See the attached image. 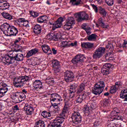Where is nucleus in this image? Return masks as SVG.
Masks as SVG:
<instances>
[{
	"label": "nucleus",
	"mask_w": 127,
	"mask_h": 127,
	"mask_svg": "<svg viewBox=\"0 0 127 127\" xmlns=\"http://www.w3.org/2000/svg\"><path fill=\"white\" fill-rule=\"evenodd\" d=\"M69 111V103L68 102H65L64 106L59 116H57L52 124H50L48 127H62V124L64 123L65 121V118H66V114L68 113Z\"/></svg>",
	"instance_id": "obj_1"
},
{
	"label": "nucleus",
	"mask_w": 127,
	"mask_h": 127,
	"mask_svg": "<svg viewBox=\"0 0 127 127\" xmlns=\"http://www.w3.org/2000/svg\"><path fill=\"white\" fill-rule=\"evenodd\" d=\"M1 31L6 36H16L18 34L17 28L10 25L7 23H4L1 25Z\"/></svg>",
	"instance_id": "obj_2"
},
{
	"label": "nucleus",
	"mask_w": 127,
	"mask_h": 127,
	"mask_svg": "<svg viewBox=\"0 0 127 127\" xmlns=\"http://www.w3.org/2000/svg\"><path fill=\"white\" fill-rule=\"evenodd\" d=\"M29 80V76L26 75L20 76L14 78L13 84H14V86H15L18 88H21L23 87L26 82H27Z\"/></svg>",
	"instance_id": "obj_3"
},
{
	"label": "nucleus",
	"mask_w": 127,
	"mask_h": 127,
	"mask_svg": "<svg viewBox=\"0 0 127 127\" xmlns=\"http://www.w3.org/2000/svg\"><path fill=\"white\" fill-rule=\"evenodd\" d=\"M105 84L104 81H100L96 82L92 89V93L94 95H100L103 93L104 89H105Z\"/></svg>",
	"instance_id": "obj_4"
},
{
	"label": "nucleus",
	"mask_w": 127,
	"mask_h": 127,
	"mask_svg": "<svg viewBox=\"0 0 127 127\" xmlns=\"http://www.w3.org/2000/svg\"><path fill=\"white\" fill-rule=\"evenodd\" d=\"M85 60H86L85 55L80 54L76 55V56L71 60V62L74 65H75V66L80 67V66H82V63L84 62Z\"/></svg>",
	"instance_id": "obj_5"
},
{
	"label": "nucleus",
	"mask_w": 127,
	"mask_h": 127,
	"mask_svg": "<svg viewBox=\"0 0 127 127\" xmlns=\"http://www.w3.org/2000/svg\"><path fill=\"white\" fill-rule=\"evenodd\" d=\"M96 108H97V105L94 102H89L87 105H84V109L86 113L88 114L89 117H93V116H95V114L92 111H94Z\"/></svg>",
	"instance_id": "obj_6"
},
{
	"label": "nucleus",
	"mask_w": 127,
	"mask_h": 127,
	"mask_svg": "<svg viewBox=\"0 0 127 127\" xmlns=\"http://www.w3.org/2000/svg\"><path fill=\"white\" fill-rule=\"evenodd\" d=\"M70 118L72 120V123L75 124V125L80 124L82 121V116L78 112H74V113L71 114Z\"/></svg>",
	"instance_id": "obj_7"
},
{
	"label": "nucleus",
	"mask_w": 127,
	"mask_h": 127,
	"mask_svg": "<svg viewBox=\"0 0 127 127\" xmlns=\"http://www.w3.org/2000/svg\"><path fill=\"white\" fill-rule=\"evenodd\" d=\"M75 24V19L73 17H68L66 22L64 26L65 30H70L72 26Z\"/></svg>",
	"instance_id": "obj_8"
},
{
	"label": "nucleus",
	"mask_w": 127,
	"mask_h": 127,
	"mask_svg": "<svg viewBox=\"0 0 127 127\" xmlns=\"http://www.w3.org/2000/svg\"><path fill=\"white\" fill-rule=\"evenodd\" d=\"M113 64L110 63H106L103 65L101 69V73L103 76H107L111 73V69H112Z\"/></svg>",
	"instance_id": "obj_9"
},
{
	"label": "nucleus",
	"mask_w": 127,
	"mask_h": 127,
	"mask_svg": "<svg viewBox=\"0 0 127 127\" xmlns=\"http://www.w3.org/2000/svg\"><path fill=\"white\" fill-rule=\"evenodd\" d=\"M106 51V49L104 47H100L97 49L93 55V59H99L103 56Z\"/></svg>",
	"instance_id": "obj_10"
},
{
	"label": "nucleus",
	"mask_w": 127,
	"mask_h": 127,
	"mask_svg": "<svg viewBox=\"0 0 127 127\" xmlns=\"http://www.w3.org/2000/svg\"><path fill=\"white\" fill-rule=\"evenodd\" d=\"M53 70L55 74L59 73L61 70V64H60V62L57 60H53Z\"/></svg>",
	"instance_id": "obj_11"
},
{
	"label": "nucleus",
	"mask_w": 127,
	"mask_h": 127,
	"mask_svg": "<svg viewBox=\"0 0 127 127\" xmlns=\"http://www.w3.org/2000/svg\"><path fill=\"white\" fill-rule=\"evenodd\" d=\"M64 80L67 83L69 82H72L75 78L74 76V73L73 72L69 70H66L64 74Z\"/></svg>",
	"instance_id": "obj_12"
},
{
	"label": "nucleus",
	"mask_w": 127,
	"mask_h": 127,
	"mask_svg": "<svg viewBox=\"0 0 127 127\" xmlns=\"http://www.w3.org/2000/svg\"><path fill=\"white\" fill-rule=\"evenodd\" d=\"M78 87V84L76 83H73L70 86V89L68 90V97L70 99L74 98L75 96V93H76V88Z\"/></svg>",
	"instance_id": "obj_13"
},
{
	"label": "nucleus",
	"mask_w": 127,
	"mask_h": 127,
	"mask_svg": "<svg viewBox=\"0 0 127 127\" xmlns=\"http://www.w3.org/2000/svg\"><path fill=\"white\" fill-rule=\"evenodd\" d=\"M77 22H81L83 20H88L89 19V15L85 12L78 13L76 15Z\"/></svg>",
	"instance_id": "obj_14"
},
{
	"label": "nucleus",
	"mask_w": 127,
	"mask_h": 127,
	"mask_svg": "<svg viewBox=\"0 0 127 127\" xmlns=\"http://www.w3.org/2000/svg\"><path fill=\"white\" fill-rule=\"evenodd\" d=\"M33 86L36 91H40V90L44 89L42 82L39 80H35L33 83Z\"/></svg>",
	"instance_id": "obj_15"
},
{
	"label": "nucleus",
	"mask_w": 127,
	"mask_h": 127,
	"mask_svg": "<svg viewBox=\"0 0 127 127\" xmlns=\"http://www.w3.org/2000/svg\"><path fill=\"white\" fill-rule=\"evenodd\" d=\"M81 46L82 48L87 49V50H93L95 48L94 43L90 42L81 43Z\"/></svg>",
	"instance_id": "obj_16"
},
{
	"label": "nucleus",
	"mask_w": 127,
	"mask_h": 127,
	"mask_svg": "<svg viewBox=\"0 0 127 127\" xmlns=\"http://www.w3.org/2000/svg\"><path fill=\"white\" fill-rule=\"evenodd\" d=\"M50 98L51 102H56V101H58V102H62V101H63L62 97L56 93L51 94Z\"/></svg>",
	"instance_id": "obj_17"
},
{
	"label": "nucleus",
	"mask_w": 127,
	"mask_h": 127,
	"mask_svg": "<svg viewBox=\"0 0 127 127\" xmlns=\"http://www.w3.org/2000/svg\"><path fill=\"white\" fill-rule=\"evenodd\" d=\"M121 86H122V84H121V82H116L115 85H113L110 87V94H116V93H117V91H118L119 89H120V87H121Z\"/></svg>",
	"instance_id": "obj_18"
},
{
	"label": "nucleus",
	"mask_w": 127,
	"mask_h": 127,
	"mask_svg": "<svg viewBox=\"0 0 127 127\" xmlns=\"http://www.w3.org/2000/svg\"><path fill=\"white\" fill-rule=\"evenodd\" d=\"M9 6H10V5L7 1L5 0H0V9L5 10V9L9 8Z\"/></svg>",
	"instance_id": "obj_19"
},
{
	"label": "nucleus",
	"mask_w": 127,
	"mask_h": 127,
	"mask_svg": "<svg viewBox=\"0 0 127 127\" xmlns=\"http://www.w3.org/2000/svg\"><path fill=\"white\" fill-rule=\"evenodd\" d=\"M24 110L26 112V115H31L33 114V112H34V109L33 107L28 105V104H25Z\"/></svg>",
	"instance_id": "obj_20"
},
{
	"label": "nucleus",
	"mask_w": 127,
	"mask_h": 127,
	"mask_svg": "<svg viewBox=\"0 0 127 127\" xmlns=\"http://www.w3.org/2000/svg\"><path fill=\"white\" fill-rule=\"evenodd\" d=\"M0 90L2 92V95L4 96V94L8 91V86L4 82H0Z\"/></svg>",
	"instance_id": "obj_21"
},
{
	"label": "nucleus",
	"mask_w": 127,
	"mask_h": 127,
	"mask_svg": "<svg viewBox=\"0 0 127 127\" xmlns=\"http://www.w3.org/2000/svg\"><path fill=\"white\" fill-rule=\"evenodd\" d=\"M38 52H39V49L37 48L32 49L28 52L26 57V58H30V57L33 56V55H35L37 53H38Z\"/></svg>",
	"instance_id": "obj_22"
},
{
	"label": "nucleus",
	"mask_w": 127,
	"mask_h": 127,
	"mask_svg": "<svg viewBox=\"0 0 127 127\" xmlns=\"http://www.w3.org/2000/svg\"><path fill=\"white\" fill-rule=\"evenodd\" d=\"M33 30L34 33H35L36 35H38L41 33L42 28H41V26H40V25L37 24L33 26Z\"/></svg>",
	"instance_id": "obj_23"
},
{
	"label": "nucleus",
	"mask_w": 127,
	"mask_h": 127,
	"mask_svg": "<svg viewBox=\"0 0 127 127\" xmlns=\"http://www.w3.org/2000/svg\"><path fill=\"white\" fill-rule=\"evenodd\" d=\"M64 18L62 17L59 18L55 23H54L53 27L55 28H60L61 25H62V22Z\"/></svg>",
	"instance_id": "obj_24"
},
{
	"label": "nucleus",
	"mask_w": 127,
	"mask_h": 127,
	"mask_svg": "<svg viewBox=\"0 0 127 127\" xmlns=\"http://www.w3.org/2000/svg\"><path fill=\"white\" fill-rule=\"evenodd\" d=\"M87 98V95L85 93H82L77 96L76 103L82 104L83 101H85Z\"/></svg>",
	"instance_id": "obj_25"
},
{
	"label": "nucleus",
	"mask_w": 127,
	"mask_h": 127,
	"mask_svg": "<svg viewBox=\"0 0 127 127\" xmlns=\"http://www.w3.org/2000/svg\"><path fill=\"white\" fill-rule=\"evenodd\" d=\"M41 48L44 53L48 54V55H50V54H52V51H51V49H50L49 46L47 45H43L41 46Z\"/></svg>",
	"instance_id": "obj_26"
},
{
	"label": "nucleus",
	"mask_w": 127,
	"mask_h": 127,
	"mask_svg": "<svg viewBox=\"0 0 127 127\" xmlns=\"http://www.w3.org/2000/svg\"><path fill=\"white\" fill-rule=\"evenodd\" d=\"M86 88V84L85 83H82L79 86H78L77 89H76V94L79 95L82 94L84 91H85Z\"/></svg>",
	"instance_id": "obj_27"
},
{
	"label": "nucleus",
	"mask_w": 127,
	"mask_h": 127,
	"mask_svg": "<svg viewBox=\"0 0 127 127\" xmlns=\"http://www.w3.org/2000/svg\"><path fill=\"white\" fill-rule=\"evenodd\" d=\"M104 20V19H103V18H100L98 21V23L96 24V26L97 27H99V26H101V27H102V28H108V27H109V24H106L104 23V22H103V21Z\"/></svg>",
	"instance_id": "obj_28"
},
{
	"label": "nucleus",
	"mask_w": 127,
	"mask_h": 127,
	"mask_svg": "<svg viewBox=\"0 0 127 127\" xmlns=\"http://www.w3.org/2000/svg\"><path fill=\"white\" fill-rule=\"evenodd\" d=\"M47 19H48L47 16H40L37 18V22H38V23H46Z\"/></svg>",
	"instance_id": "obj_29"
},
{
	"label": "nucleus",
	"mask_w": 127,
	"mask_h": 127,
	"mask_svg": "<svg viewBox=\"0 0 127 127\" xmlns=\"http://www.w3.org/2000/svg\"><path fill=\"white\" fill-rule=\"evenodd\" d=\"M120 98L123 99L124 102H127V89H124L121 91Z\"/></svg>",
	"instance_id": "obj_30"
},
{
	"label": "nucleus",
	"mask_w": 127,
	"mask_h": 127,
	"mask_svg": "<svg viewBox=\"0 0 127 127\" xmlns=\"http://www.w3.org/2000/svg\"><path fill=\"white\" fill-rule=\"evenodd\" d=\"M18 92H16L14 94H13V96L12 97V99L14 102L16 104L17 103H20V102H22V100H20L18 95Z\"/></svg>",
	"instance_id": "obj_31"
},
{
	"label": "nucleus",
	"mask_w": 127,
	"mask_h": 127,
	"mask_svg": "<svg viewBox=\"0 0 127 127\" xmlns=\"http://www.w3.org/2000/svg\"><path fill=\"white\" fill-rule=\"evenodd\" d=\"M2 62L5 65H10V56H6L2 59Z\"/></svg>",
	"instance_id": "obj_32"
},
{
	"label": "nucleus",
	"mask_w": 127,
	"mask_h": 127,
	"mask_svg": "<svg viewBox=\"0 0 127 127\" xmlns=\"http://www.w3.org/2000/svg\"><path fill=\"white\" fill-rule=\"evenodd\" d=\"M118 114H120V112L119 110H117V108H115L114 111L111 112L110 113L111 121H114V118H116L118 116Z\"/></svg>",
	"instance_id": "obj_33"
},
{
	"label": "nucleus",
	"mask_w": 127,
	"mask_h": 127,
	"mask_svg": "<svg viewBox=\"0 0 127 127\" xmlns=\"http://www.w3.org/2000/svg\"><path fill=\"white\" fill-rule=\"evenodd\" d=\"M98 12L103 16V17H106L107 16V11H106V9L102 7H98Z\"/></svg>",
	"instance_id": "obj_34"
},
{
	"label": "nucleus",
	"mask_w": 127,
	"mask_h": 127,
	"mask_svg": "<svg viewBox=\"0 0 127 127\" xmlns=\"http://www.w3.org/2000/svg\"><path fill=\"white\" fill-rule=\"evenodd\" d=\"M1 15L4 18L8 19V20H11L12 19V15L8 13L3 12L1 13Z\"/></svg>",
	"instance_id": "obj_35"
},
{
	"label": "nucleus",
	"mask_w": 127,
	"mask_h": 127,
	"mask_svg": "<svg viewBox=\"0 0 127 127\" xmlns=\"http://www.w3.org/2000/svg\"><path fill=\"white\" fill-rule=\"evenodd\" d=\"M82 2V0H70V3H71V5H79V4H80L81 2Z\"/></svg>",
	"instance_id": "obj_36"
},
{
	"label": "nucleus",
	"mask_w": 127,
	"mask_h": 127,
	"mask_svg": "<svg viewBox=\"0 0 127 127\" xmlns=\"http://www.w3.org/2000/svg\"><path fill=\"white\" fill-rule=\"evenodd\" d=\"M23 58H24L23 54H17L15 60L16 61H23Z\"/></svg>",
	"instance_id": "obj_37"
},
{
	"label": "nucleus",
	"mask_w": 127,
	"mask_h": 127,
	"mask_svg": "<svg viewBox=\"0 0 127 127\" xmlns=\"http://www.w3.org/2000/svg\"><path fill=\"white\" fill-rule=\"evenodd\" d=\"M19 51H20V49H14V51L12 52V53H11V54H10V55H11V56H10V57L12 58H14L15 59L18 53L17 52H19Z\"/></svg>",
	"instance_id": "obj_38"
},
{
	"label": "nucleus",
	"mask_w": 127,
	"mask_h": 127,
	"mask_svg": "<svg viewBox=\"0 0 127 127\" xmlns=\"http://www.w3.org/2000/svg\"><path fill=\"white\" fill-rule=\"evenodd\" d=\"M110 105H111V100H110V99H105L103 100L104 107H106V108H108V107H110Z\"/></svg>",
	"instance_id": "obj_39"
},
{
	"label": "nucleus",
	"mask_w": 127,
	"mask_h": 127,
	"mask_svg": "<svg viewBox=\"0 0 127 127\" xmlns=\"http://www.w3.org/2000/svg\"><path fill=\"white\" fill-rule=\"evenodd\" d=\"M34 127H45L44 121H39L36 123L35 126Z\"/></svg>",
	"instance_id": "obj_40"
},
{
	"label": "nucleus",
	"mask_w": 127,
	"mask_h": 127,
	"mask_svg": "<svg viewBox=\"0 0 127 127\" xmlns=\"http://www.w3.org/2000/svg\"><path fill=\"white\" fill-rule=\"evenodd\" d=\"M41 115L42 117L45 118H48L51 117V113H50L49 112L43 111L42 112Z\"/></svg>",
	"instance_id": "obj_41"
},
{
	"label": "nucleus",
	"mask_w": 127,
	"mask_h": 127,
	"mask_svg": "<svg viewBox=\"0 0 127 127\" xmlns=\"http://www.w3.org/2000/svg\"><path fill=\"white\" fill-rule=\"evenodd\" d=\"M87 38L89 41H92V40H95V39H97V35L95 34H92L87 36Z\"/></svg>",
	"instance_id": "obj_42"
},
{
	"label": "nucleus",
	"mask_w": 127,
	"mask_h": 127,
	"mask_svg": "<svg viewBox=\"0 0 127 127\" xmlns=\"http://www.w3.org/2000/svg\"><path fill=\"white\" fill-rule=\"evenodd\" d=\"M45 82L48 85H50V86H53L54 85V80L53 79H47L45 80Z\"/></svg>",
	"instance_id": "obj_43"
},
{
	"label": "nucleus",
	"mask_w": 127,
	"mask_h": 127,
	"mask_svg": "<svg viewBox=\"0 0 127 127\" xmlns=\"http://www.w3.org/2000/svg\"><path fill=\"white\" fill-rule=\"evenodd\" d=\"M17 96H19V98L20 100H24L26 98L25 94L21 92H18V94Z\"/></svg>",
	"instance_id": "obj_44"
},
{
	"label": "nucleus",
	"mask_w": 127,
	"mask_h": 127,
	"mask_svg": "<svg viewBox=\"0 0 127 127\" xmlns=\"http://www.w3.org/2000/svg\"><path fill=\"white\" fill-rule=\"evenodd\" d=\"M29 13L30 15H31V16L34 18L37 17V16L39 15V14H38V12H35L32 10L30 11Z\"/></svg>",
	"instance_id": "obj_45"
},
{
	"label": "nucleus",
	"mask_w": 127,
	"mask_h": 127,
	"mask_svg": "<svg viewBox=\"0 0 127 127\" xmlns=\"http://www.w3.org/2000/svg\"><path fill=\"white\" fill-rule=\"evenodd\" d=\"M61 46L62 48H66V47H69V44L67 41H63L61 43Z\"/></svg>",
	"instance_id": "obj_46"
},
{
	"label": "nucleus",
	"mask_w": 127,
	"mask_h": 127,
	"mask_svg": "<svg viewBox=\"0 0 127 127\" xmlns=\"http://www.w3.org/2000/svg\"><path fill=\"white\" fill-rule=\"evenodd\" d=\"M105 1L109 6L114 5V0H105Z\"/></svg>",
	"instance_id": "obj_47"
},
{
	"label": "nucleus",
	"mask_w": 127,
	"mask_h": 127,
	"mask_svg": "<svg viewBox=\"0 0 127 127\" xmlns=\"http://www.w3.org/2000/svg\"><path fill=\"white\" fill-rule=\"evenodd\" d=\"M101 122L99 120H97L94 122L93 127H101Z\"/></svg>",
	"instance_id": "obj_48"
},
{
	"label": "nucleus",
	"mask_w": 127,
	"mask_h": 127,
	"mask_svg": "<svg viewBox=\"0 0 127 127\" xmlns=\"http://www.w3.org/2000/svg\"><path fill=\"white\" fill-rule=\"evenodd\" d=\"M82 29H84V30H85L87 34H88V35H90V34H91V27H88L86 28L85 27H82Z\"/></svg>",
	"instance_id": "obj_49"
},
{
	"label": "nucleus",
	"mask_w": 127,
	"mask_h": 127,
	"mask_svg": "<svg viewBox=\"0 0 127 127\" xmlns=\"http://www.w3.org/2000/svg\"><path fill=\"white\" fill-rule=\"evenodd\" d=\"M107 127H121V125L116 123H111L107 126Z\"/></svg>",
	"instance_id": "obj_50"
},
{
	"label": "nucleus",
	"mask_w": 127,
	"mask_h": 127,
	"mask_svg": "<svg viewBox=\"0 0 127 127\" xmlns=\"http://www.w3.org/2000/svg\"><path fill=\"white\" fill-rule=\"evenodd\" d=\"M23 24L25 27H29V22L28 20H25V19Z\"/></svg>",
	"instance_id": "obj_51"
},
{
	"label": "nucleus",
	"mask_w": 127,
	"mask_h": 127,
	"mask_svg": "<svg viewBox=\"0 0 127 127\" xmlns=\"http://www.w3.org/2000/svg\"><path fill=\"white\" fill-rule=\"evenodd\" d=\"M105 59L107 61H111V60H113L114 58L113 57H109V54H106L105 56Z\"/></svg>",
	"instance_id": "obj_52"
},
{
	"label": "nucleus",
	"mask_w": 127,
	"mask_h": 127,
	"mask_svg": "<svg viewBox=\"0 0 127 127\" xmlns=\"http://www.w3.org/2000/svg\"><path fill=\"white\" fill-rule=\"evenodd\" d=\"M92 8H93L94 11L96 12V13H98L99 12V8L97 7V6L95 4L92 5Z\"/></svg>",
	"instance_id": "obj_53"
},
{
	"label": "nucleus",
	"mask_w": 127,
	"mask_h": 127,
	"mask_svg": "<svg viewBox=\"0 0 127 127\" xmlns=\"http://www.w3.org/2000/svg\"><path fill=\"white\" fill-rule=\"evenodd\" d=\"M20 40H21V38H20V37L18 38L17 39H16L14 41V44L15 45V47H18V45H17V43H18L19 42V41H20Z\"/></svg>",
	"instance_id": "obj_54"
},
{
	"label": "nucleus",
	"mask_w": 127,
	"mask_h": 127,
	"mask_svg": "<svg viewBox=\"0 0 127 127\" xmlns=\"http://www.w3.org/2000/svg\"><path fill=\"white\" fill-rule=\"evenodd\" d=\"M53 38L55 41H58V39L60 38L59 37V34H57V35H54L53 36Z\"/></svg>",
	"instance_id": "obj_55"
},
{
	"label": "nucleus",
	"mask_w": 127,
	"mask_h": 127,
	"mask_svg": "<svg viewBox=\"0 0 127 127\" xmlns=\"http://www.w3.org/2000/svg\"><path fill=\"white\" fill-rule=\"evenodd\" d=\"M124 117L117 116L116 118H114V120H118L120 121H124Z\"/></svg>",
	"instance_id": "obj_56"
},
{
	"label": "nucleus",
	"mask_w": 127,
	"mask_h": 127,
	"mask_svg": "<svg viewBox=\"0 0 127 127\" xmlns=\"http://www.w3.org/2000/svg\"><path fill=\"white\" fill-rule=\"evenodd\" d=\"M77 41H75L74 43H71L70 44H68V47H70V46H77Z\"/></svg>",
	"instance_id": "obj_57"
},
{
	"label": "nucleus",
	"mask_w": 127,
	"mask_h": 127,
	"mask_svg": "<svg viewBox=\"0 0 127 127\" xmlns=\"http://www.w3.org/2000/svg\"><path fill=\"white\" fill-rule=\"evenodd\" d=\"M25 20V18H19L17 20L18 23H19L20 24L21 23L23 22V21H24Z\"/></svg>",
	"instance_id": "obj_58"
},
{
	"label": "nucleus",
	"mask_w": 127,
	"mask_h": 127,
	"mask_svg": "<svg viewBox=\"0 0 127 127\" xmlns=\"http://www.w3.org/2000/svg\"><path fill=\"white\" fill-rule=\"evenodd\" d=\"M12 109L14 111H19V108H18V105H17L13 106Z\"/></svg>",
	"instance_id": "obj_59"
},
{
	"label": "nucleus",
	"mask_w": 127,
	"mask_h": 127,
	"mask_svg": "<svg viewBox=\"0 0 127 127\" xmlns=\"http://www.w3.org/2000/svg\"><path fill=\"white\" fill-rule=\"evenodd\" d=\"M68 95V93L66 92H64V93L63 98H64V100H66V99H68V97H69Z\"/></svg>",
	"instance_id": "obj_60"
},
{
	"label": "nucleus",
	"mask_w": 127,
	"mask_h": 127,
	"mask_svg": "<svg viewBox=\"0 0 127 127\" xmlns=\"http://www.w3.org/2000/svg\"><path fill=\"white\" fill-rule=\"evenodd\" d=\"M10 64H12L13 63H14L15 62V59L10 57Z\"/></svg>",
	"instance_id": "obj_61"
},
{
	"label": "nucleus",
	"mask_w": 127,
	"mask_h": 127,
	"mask_svg": "<svg viewBox=\"0 0 127 127\" xmlns=\"http://www.w3.org/2000/svg\"><path fill=\"white\" fill-rule=\"evenodd\" d=\"M54 109H55L56 112H59V111H60V107L58 105L56 106L55 107H54Z\"/></svg>",
	"instance_id": "obj_62"
},
{
	"label": "nucleus",
	"mask_w": 127,
	"mask_h": 127,
	"mask_svg": "<svg viewBox=\"0 0 127 127\" xmlns=\"http://www.w3.org/2000/svg\"><path fill=\"white\" fill-rule=\"evenodd\" d=\"M52 51L53 52V54H54V55L57 54V50H56L55 48H52Z\"/></svg>",
	"instance_id": "obj_63"
},
{
	"label": "nucleus",
	"mask_w": 127,
	"mask_h": 127,
	"mask_svg": "<svg viewBox=\"0 0 127 127\" xmlns=\"http://www.w3.org/2000/svg\"><path fill=\"white\" fill-rule=\"evenodd\" d=\"M52 104V107H53V108H55V107H57V106L58 105V104L57 103H53L52 102H51Z\"/></svg>",
	"instance_id": "obj_64"
}]
</instances>
